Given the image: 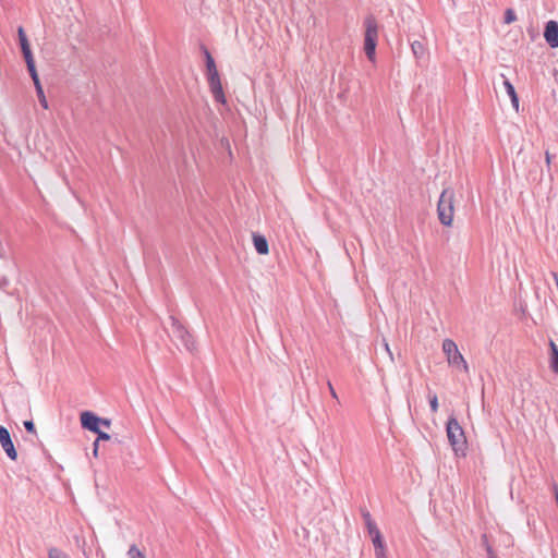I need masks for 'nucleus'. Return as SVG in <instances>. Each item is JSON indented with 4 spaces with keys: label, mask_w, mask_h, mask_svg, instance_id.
I'll return each mask as SVG.
<instances>
[{
    "label": "nucleus",
    "mask_w": 558,
    "mask_h": 558,
    "mask_svg": "<svg viewBox=\"0 0 558 558\" xmlns=\"http://www.w3.org/2000/svg\"><path fill=\"white\" fill-rule=\"evenodd\" d=\"M446 432L449 444L451 445L456 454L461 453L464 456L466 449V438L463 428L454 416H450L448 418L446 423Z\"/></svg>",
    "instance_id": "f257e3e1"
},
{
    "label": "nucleus",
    "mask_w": 558,
    "mask_h": 558,
    "mask_svg": "<svg viewBox=\"0 0 558 558\" xmlns=\"http://www.w3.org/2000/svg\"><path fill=\"white\" fill-rule=\"evenodd\" d=\"M437 214L440 223L451 226L453 220V192L444 190L437 204Z\"/></svg>",
    "instance_id": "f03ea898"
},
{
    "label": "nucleus",
    "mask_w": 558,
    "mask_h": 558,
    "mask_svg": "<svg viewBox=\"0 0 558 558\" xmlns=\"http://www.w3.org/2000/svg\"><path fill=\"white\" fill-rule=\"evenodd\" d=\"M365 38H364V50L369 60H374L375 50L377 45V24L374 19L368 17L365 21Z\"/></svg>",
    "instance_id": "7ed1b4c3"
},
{
    "label": "nucleus",
    "mask_w": 558,
    "mask_h": 558,
    "mask_svg": "<svg viewBox=\"0 0 558 558\" xmlns=\"http://www.w3.org/2000/svg\"><path fill=\"white\" fill-rule=\"evenodd\" d=\"M442 351L447 356V361L452 366H462L465 372L469 371V366L463 355L460 353L458 345L451 339H445L442 341Z\"/></svg>",
    "instance_id": "20e7f679"
},
{
    "label": "nucleus",
    "mask_w": 558,
    "mask_h": 558,
    "mask_svg": "<svg viewBox=\"0 0 558 558\" xmlns=\"http://www.w3.org/2000/svg\"><path fill=\"white\" fill-rule=\"evenodd\" d=\"M173 333L179 338L189 352L196 350V342L193 335L173 316H170Z\"/></svg>",
    "instance_id": "39448f33"
},
{
    "label": "nucleus",
    "mask_w": 558,
    "mask_h": 558,
    "mask_svg": "<svg viewBox=\"0 0 558 558\" xmlns=\"http://www.w3.org/2000/svg\"><path fill=\"white\" fill-rule=\"evenodd\" d=\"M17 36H19V43L20 47L23 53V57L26 62L27 70H36L35 60L31 50V45L27 39V36L25 34V31L22 26L17 28Z\"/></svg>",
    "instance_id": "423d86ee"
},
{
    "label": "nucleus",
    "mask_w": 558,
    "mask_h": 558,
    "mask_svg": "<svg viewBox=\"0 0 558 558\" xmlns=\"http://www.w3.org/2000/svg\"><path fill=\"white\" fill-rule=\"evenodd\" d=\"M208 84L215 100L221 104H226L222 83L218 72H209Z\"/></svg>",
    "instance_id": "0eeeda50"
},
{
    "label": "nucleus",
    "mask_w": 558,
    "mask_h": 558,
    "mask_svg": "<svg viewBox=\"0 0 558 558\" xmlns=\"http://www.w3.org/2000/svg\"><path fill=\"white\" fill-rule=\"evenodd\" d=\"M0 444L5 453L8 454V457L11 460L15 461L17 459V452L15 450L9 430L3 426H0Z\"/></svg>",
    "instance_id": "6e6552de"
},
{
    "label": "nucleus",
    "mask_w": 558,
    "mask_h": 558,
    "mask_svg": "<svg viewBox=\"0 0 558 558\" xmlns=\"http://www.w3.org/2000/svg\"><path fill=\"white\" fill-rule=\"evenodd\" d=\"M544 38L551 48H558V22L551 20L546 23Z\"/></svg>",
    "instance_id": "1a4fd4ad"
},
{
    "label": "nucleus",
    "mask_w": 558,
    "mask_h": 558,
    "mask_svg": "<svg viewBox=\"0 0 558 558\" xmlns=\"http://www.w3.org/2000/svg\"><path fill=\"white\" fill-rule=\"evenodd\" d=\"M81 424L83 428L88 429L93 433L98 432L100 425V417L89 411L81 413Z\"/></svg>",
    "instance_id": "9d476101"
},
{
    "label": "nucleus",
    "mask_w": 558,
    "mask_h": 558,
    "mask_svg": "<svg viewBox=\"0 0 558 558\" xmlns=\"http://www.w3.org/2000/svg\"><path fill=\"white\" fill-rule=\"evenodd\" d=\"M500 78L502 80V85H504L508 96L510 97L512 107L518 112L520 102H519V96L515 92L513 84L510 82V80L508 77L505 76L504 73L500 74Z\"/></svg>",
    "instance_id": "9b49d317"
},
{
    "label": "nucleus",
    "mask_w": 558,
    "mask_h": 558,
    "mask_svg": "<svg viewBox=\"0 0 558 558\" xmlns=\"http://www.w3.org/2000/svg\"><path fill=\"white\" fill-rule=\"evenodd\" d=\"M252 240L254 248L259 255L268 254L269 245L265 235L257 232H252Z\"/></svg>",
    "instance_id": "f8f14e48"
},
{
    "label": "nucleus",
    "mask_w": 558,
    "mask_h": 558,
    "mask_svg": "<svg viewBox=\"0 0 558 558\" xmlns=\"http://www.w3.org/2000/svg\"><path fill=\"white\" fill-rule=\"evenodd\" d=\"M369 536L372 537L373 545L375 547V555L377 558L383 557L385 553V543L383 539V536L380 534V531H373L369 533Z\"/></svg>",
    "instance_id": "ddd939ff"
},
{
    "label": "nucleus",
    "mask_w": 558,
    "mask_h": 558,
    "mask_svg": "<svg viewBox=\"0 0 558 558\" xmlns=\"http://www.w3.org/2000/svg\"><path fill=\"white\" fill-rule=\"evenodd\" d=\"M361 515L364 520V524L367 529L368 534L372 533L373 531L378 530L376 522L373 520L369 511L366 508L361 509Z\"/></svg>",
    "instance_id": "4468645a"
},
{
    "label": "nucleus",
    "mask_w": 558,
    "mask_h": 558,
    "mask_svg": "<svg viewBox=\"0 0 558 558\" xmlns=\"http://www.w3.org/2000/svg\"><path fill=\"white\" fill-rule=\"evenodd\" d=\"M550 368L554 373L558 374V345L550 340Z\"/></svg>",
    "instance_id": "2eb2a0df"
},
{
    "label": "nucleus",
    "mask_w": 558,
    "mask_h": 558,
    "mask_svg": "<svg viewBox=\"0 0 558 558\" xmlns=\"http://www.w3.org/2000/svg\"><path fill=\"white\" fill-rule=\"evenodd\" d=\"M128 558H146L144 553L136 546L131 545L128 550Z\"/></svg>",
    "instance_id": "dca6fc26"
},
{
    "label": "nucleus",
    "mask_w": 558,
    "mask_h": 558,
    "mask_svg": "<svg viewBox=\"0 0 558 558\" xmlns=\"http://www.w3.org/2000/svg\"><path fill=\"white\" fill-rule=\"evenodd\" d=\"M48 558H70V557L63 550H61V549H59L57 547H51L48 550Z\"/></svg>",
    "instance_id": "f3484780"
},
{
    "label": "nucleus",
    "mask_w": 558,
    "mask_h": 558,
    "mask_svg": "<svg viewBox=\"0 0 558 558\" xmlns=\"http://www.w3.org/2000/svg\"><path fill=\"white\" fill-rule=\"evenodd\" d=\"M205 54V62H206V70H216V64L214 58L210 56L208 50H204Z\"/></svg>",
    "instance_id": "a211bd4d"
},
{
    "label": "nucleus",
    "mask_w": 558,
    "mask_h": 558,
    "mask_svg": "<svg viewBox=\"0 0 558 558\" xmlns=\"http://www.w3.org/2000/svg\"><path fill=\"white\" fill-rule=\"evenodd\" d=\"M412 51L416 58H421L424 54V46L420 41L412 44Z\"/></svg>",
    "instance_id": "6ab92c4d"
},
{
    "label": "nucleus",
    "mask_w": 558,
    "mask_h": 558,
    "mask_svg": "<svg viewBox=\"0 0 558 558\" xmlns=\"http://www.w3.org/2000/svg\"><path fill=\"white\" fill-rule=\"evenodd\" d=\"M31 74H32V78L34 81V85L36 87L37 94H39L40 92H44L43 86L39 81V77H38V72H31Z\"/></svg>",
    "instance_id": "aec40b11"
},
{
    "label": "nucleus",
    "mask_w": 558,
    "mask_h": 558,
    "mask_svg": "<svg viewBox=\"0 0 558 558\" xmlns=\"http://www.w3.org/2000/svg\"><path fill=\"white\" fill-rule=\"evenodd\" d=\"M515 19H517V16L512 9L506 10V12H505V23L506 24H510V23L514 22Z\"/></svg>",
    "instance_id": "412c9836"
},
{
    "label": "nucleus",
    "mask_w": 558,
    "mask_h": 558,
    "mask_svg": "<svg viewBox=\"0 0 558 558\" xmlns=\"http://www.w3.org/2000/svg\"><path fill=\"white\" fill-rule=\"evenodd\" d=\"M429 407L432 412H437L438 410V398L436 395L429 396Z\"/></svg>",
    "instance_id": "4be33fe9"
},
{
    "label": "nucleus",
    "mask_w": 558,
    "mask_h": 558,
    "mask_svg": "<svg viewBox=\"0 0 558 558\" xmlns=\"http://www.w3.org/2000/svg\"><path fill=\"white\" fill-rule=\"evenodd\" d=\"M24 427L26 428V430L28 433L36 434V428H35L33 421H25Z\"/></svg>",
    "instance_id": "5701e85b"
},
{
    "label": "nucleus",
    "mask_w": 558,
    "mask_h": 558,
    "mask_svg": "<svg viewBox=\"0 0 558 558\" xmlns=\"http://www.w3.org/2000/svg\"><path fill=\"white\" fill-rule=\"evenodd\" d=\"M38 96V99L40 101V105L45 108V109H48V101L46 99V96L44 94V92H40L39 94H37Z\"/></svg>",
    "instance_id": "b1692460"
},
{
    "label": "nucleus",
    "mask_w": 558,
    "mask_h": 558,
    "mask_svg": "<svg viewBox=\"0 0 558 558\" xmlns=\"http://www.w3.org/2000/svg\"><path fill=\"white\" fill-rule=\"evenodd\" d=\"M96 434L98 435V438L96 440H109L110 439V435L105 433V432H101L100 429H98V432H96Z\"/></svg>",
    "instance_id": "393cba45"
},
{
    "label": "nucleus",
    "mask_w": 558,
    "mask_h": 558,
    "mask_svg": "<svg viewBox=\"0 0 558 558\" xmlns=\"http://www.w3.org/2000/svg\"><path fill=\"white\" fill-rule=\"evenodd\" d=\"M221 146H223L228 150V154L231 157L232 156V150H231L230 142L227 138H222L221 140Z\"/></svg>",
    "instance_id": "a878e982"
},
{
    "label": "nucleus",
    "mask_w": 558,
    "mask_h": 558,
    "mask_svg": "<svg viewBox=\"0 0 558 558\" xmlns=\"http://www.w3.org/2000/svg\"><path fill=\"white\" fill-rule=\"evenodd\" d=\"M486 551H487V558H497L496 554L494 553L492 546L487 545L486 546Z\"/></svg>",
    "instance_id": "bb28decb"
},
{
    "label": "nucleus",
    "mask_w": 558,
    "mask_h": 558,
    "mask_svg": "<svg viewBox=\"0 0 558 558\" xmlns=\"http://www.w3.org/2000/svg\"><path fill=\"white\" fill-rule=\"evenodd\" d=\"M328 388H329V391H330V395L333 399H338V396H337V392L335 390V388L332 387L331 383L328 381Z\"/></svg>",
    "instance_id": "cd10ccee"
},
{
    "label": "nucleus",
    "mask_w": 558,
    "mask_h": 558,
    "mask_svg": "<svg viewBox=\"0 0 558 558\" xmlns=\"http://www.w3.org/2000/svg\"><path fill=\"white\" fill-rule=\"evenodd\" d=\"M98 447H99V442H98V440H95L94 448H93L94 457H98Z\"/></svg>",
    "instance_id": "c85d7f7f"
},
{
    "label": "nucleus",
    "mask_w": 558,
    "mask_h": 558,
    "mask_svg": "<svg viewBox=\"0 0 558 558\" xmlns=\"http://www.w3.org/2000/svg\"><path fill=\"white\" fill-rule=\"evenodd\" d=\"M384 345H385V350L388 353L390 360L393 361V355H392V352H391V350L389 348V344L387 342H385Z\"/></svg>",
    "instance_id": "c756f323"
},
{
    "label": "nucleus",
    "mask_w": 558,
    "mask_h": 558,
    "mask_svg": "<svg viewBox=\"0 0 558 558\" xmlns=\"http://www.w3.org/2000/svg\"><path fill=\"white\" fill-rule=\"evenodd\" d=\"M100 424L106 426V427H110L111 426V421L108 420V418H100Z\"/></svg>",
    "instance_id": "7c9ffc66"
},
{
    "label": "nucleus",
    "mask_w": 558,
    "mask_h": 558,
    "mask_svg": "<svg viewBox=\"0 0 558 558\" xmlns=\"http://www.w3.org/2000/svg\"><path fill=\"white\" fill-rule=\"evenodd\" d=\"M554 494H555V500H556L557 506H558V486L556 484L554 485Z\"/></svg>",
    "instance_id": "2f4dec72"
},
{
    "label": "nucleus",
    "mask_w": 558,
    "mask_h": 558,
    "mask_svg": "<svg viewBox=\"0 0 558 558\" xmlns=\"http://www.w3.org/2000/svg\"><path fill=\"white\" fill-rule=\"evenodd\" d=\"M546 160H547V162H549V160H550V156L548 153H546Z\"/></svg>",
    "instance_id": "473e14b6"
}]
</instances>
